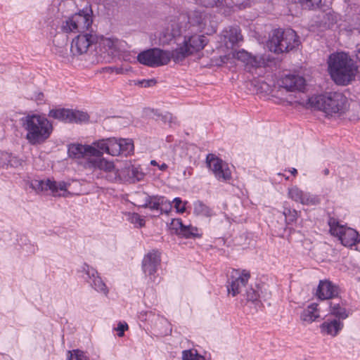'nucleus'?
<instances>
[{
	"label": "nucleus",
	"mask_w": 360,
	"mask_h": 360,
	"mask_svg": "<svg viewBox=\"0 0 360 360\" xmlns=\"http://www.w3.org/2000/svg\"><path fill=\"white\" fill-rule=\"evenodd\" d=\"M250 278V274L246 270L232 269L227 285L229 294L235 297L238 294L242 293L243 289L246 288Z\"/></svg>",
	"instance_id": "9d476101"
},
{
	"label": "nucleus",
	"mask_w": 360,
	"mask_h": 360,
	"mask_svg": "<svg viewBox=\"0 0 360 360\" xmlns=\"http://www.w3.org/2000/svg\"><path fill=\"white\" fill-rule=\"evenodd\" d=\"M186 15L188 26L195 27L198 30H202L204 28L208 18L205 10L202 7L189 11Z\"/></svg>",
	"instance_id": "f3484780"
},
{
	"label": "nucleus",
	"mask_w": 360,
	"mask_h": 360,
	"mask_svg": "<svg viewBox=\"0 0 360 360\" xmlns=\"http://www.w3.org/2000/svg\"><path fill=\"white\" fill-rule=\"evenodd\" d=\"M172 229L176 230V232L186 238H199L202 236L199 229L197 227L191 225L186 226L183 224L179 219H173L172 222Z\"/></svg>",
	"instance_id": "412c9836"
},
{
	"label": "nucleus",
	"mask_w": 360,
	"mask_h": 360,
	"mask_svg": "<svg viewBox=\"0 0 360 360\" xmlns=\"http://www.w3.org/2000/svg\"><path fill=\"white\" fill-rule=\"evenodd\" d=\"M193 212L196 215L207 217L213 215L212 210L200 200H197L193 203Z\"/></svg>",
	"instance_id": "a878e982"
},
{
	"label": "nucleus",
	"mask_w": 360,
	"mask_h": 360,
	"mask_svg": "<svg viewBox=\"0 0 360 360\" xmlns=\"http://www.w3.org/2000/svg\"><path fill=\"white\" fill-rule=\"evenodd\" d=\"M150 165H153V166H157V167L159 166V164L155 160H153L150 161Z\"/></svg>",
	"instance_id": "6e6d98bb"
},
{
	"label": "nucleus",
	"mask_w": 360,
	"mask_h": 360,
	"mask_svg": "<svg viewBox=\"0 0 360 360\" xmlns=\"http://www.w3.org/2000/svg\"><path fill=\"white\" fill-rule=\"evenodd\" d=\"M90 163L93 167L99 169L105 174H106L115 167L112 162H109L102 158L98 159H94L90 161Z\"/></svg>",
	"instance_id": "cd10ccee"
},
{
	"label": "nucleus",
	"mask_w": 360,
	"mask_h": 360,
	"mask_svg": "<svg viewBox=\"0 0 360 360\" xmlns=\"http://www.w3.org/2000/svg\"><path fill=\"white\" fill-rule=\"evenodd\" d=\"M188 28L186 13H181L169 20L164 32V36L167 40H172L173 38L180 36L183 30Z\"/></svg>",
	"instance_id": "ddd939ff"
},
{
	"label": "nucleus",
	"mask_w": 360,
	"mask_h": 360,
	"mask_svg": "<svg viewBox=\"0 0 360 360\" xmlns=\"http://www.w3.org/2000/svg\"><path fill=\"white\" fill-rule=\"evenodd\" d=\"M290 172L292 175L295 176V175H297V170L295 168H292V169H290Z\"/></svg>",
	"instance_id": "864d4df0"
},
{
	"label": "nucleus",
	"mask_w": 360,
	"mask_h": 360,
	"mask_svg": "<svg viewBox=\"0 0 360 360\" xmlns=\"http://www.w3.org/2000/svg\"><path fill=\"white\" fill-rule=\"evenodd\" d=\"M206 162L209 169L219 181H226L231 178V172L228 165L214 154H208Z\"/></svg>",
	"instance_id": "9b49d317"
},
{
	"label": "nucleus",
	"mask_w": 360,
	"mask_h": 360,
	"mask_svg": "<svg viewBox=\"0 0 360 360\" xmlns=\"http://www.w3.org/2000/svg\"><path fill=\"white\" fill-rule=\"evenodd\" d=\"M31 187L37 191L50 190L53 195H57L59 191H66L68 184L65 181H56L50 179H34L30 183ZM60 195V194H58Z\"/></svg>",
	"instance_id": "dca6fc26"
},
{
	"label": "nucleus",
	"mask_w": 360,
	"mask_h": 360,
	"mask_svg": "<svg viewBox=\"0 0 360 360\" xmlns=\"http://www.w3.org/2000/svg\"><path fill=\"white\" fill-rule=\"evenodd\" d=\"M84 156H91L96 158L95 159L101 158L104 152L103 150L98 148L97 146L94 145H84Z\"/></svg>",
	"instance_id": "7c9ffc66"
},
{
	"label": "nucleus",
	"mask_w": 360,
	"mask_h": 360,
	"mask_svg": "<svg viewBox=\"0 0 360 360\" xmlns=\"http://www.w3.org/2000/svg\"><path fill=\"white\" fill-rule=\"evenodd\" d=\"M116 72H117V74L122 73V69H120V68H117V69H116Z\"/></svg>",
	"instance_id": "052dcab7"
},
{
	"label": "nucleus",
	"mask_w": 360,
	"mask_h": 360,
	"mask_svg": "<svg viewBox=\"0 0 360 360\" xmlns=\"http://www.w3.org/2000/svg\"><path fill=\"white\" fill-rule=\"evenodd\" d=\"M127 220L136 228H141L145 226L144 219L137 213H128L127 214Z\"/></svg>",
	"instance_id": "473e14b6"
},
{
	"label": "nucleus",
	"mask_w": 360,
	"mask_h": 360,
	"mask_svg": "<svg viewBox=\"0 0 360 360\" xmlns=\"http://www.w3.org/2000/svg\"><path fill=\"white\" fill-rule=\"evenodd\" d=\"M264 64V60L261 57L251 55L247 65L253 68H259Z\"/></svg>",
	"instance_id": "37998d69"
},
{
	"label": "nucleus",
	"mask_w": 360,
	"mask_h": 360,
	"mask_svg": "<svg viewBox=\"0 0 360 360\" xmlns=\"http://www.w3.org/2000/svg\"><path fill=\"white\" fill-rule=\"evenodd\" d=\"M84 145L71 144L68 147V155L71 158L79 159L84 157Z\"/></svg>",
	"instance_id": "c85d7f7f"
},
{
	"label": "nucleus",
	"mask_w": 360,
	"mask_h": 360,
	"mask_svg": "<svg viewBox=\"0 0 360 360\" xmlns=\"http://www.w3.org/2000/svg\"><path fill=\"white\" fill-rule=\"evenodd\" d=\"M89 282L96 291L102 292L105 295H108V288L99 276H97Z\"/></svg>",
	"instance_id": "72a5a7b5"
},
{
	"label": "nucleus",
	"mask_w": 360,
	"mask_h": 360,
	"mask_svg": "<svg viewBox=\"0 0 360 360\" xmlns=\"http://www.w3.org/2000/svg\"><path fill=\"white\" fill-rule=\"evenodd\" d=\"M0 159L3 160L2 162H0V167H4L11 166L13 167H18L22 165V160L18 158L17 157L12 156L8 153H2Z\"/></svg>",
	"instance_id": "bb28decb"
},
{
	"label": "nucleus",
	"mask_w": 360,
	"mask_h": 360,
	"mask_svg": "<svg viewBox=\"0 0 360 360\" xmlns=\"http://www.w3.org/2000/svg\"><path fill=\"white\" fill-rule=\"evenodd\" d=\"M320 316L318 304L312 303L304 309L300 315L302 321L311 323L315 321Z\"/></svg>",
	"instance_id": "393cba45"
},
{
	"label": "nucleus",
	"mask_w": 360,
	"mask_h": 360,
	"mask_svg": "<svg viewBox=\"0 0 360 360\" xmlns=\"http://www.w3.org/2000/svg\"><path fill=\"white\" fill-rule=\"evenodd\" d=\"M197 356H198V354H193L191 350H184L182 352L183 360H193Z\"/></svg>",
	"instance_id": "8fccbe9b"
},
{
	"label": "nucleus",
	"mask_w": 360,
	"mask_h": 360,
	"mask_svg": "<svg viewBox=\"0 0 360 360\" xmlns=\"http://www.w3.org/2000/svg\"><path fill=\"white\" fill-rule=\"evenodd\" d=\"M172 202L166 199L165 197L163 196L162 204L160 205V208L159 210L160 211V214L163 212L168 214L169 212L172 210Z\"/></svg>",
	"instance_id": "c03bdc74"
},
{
	"label": "nucleus",
	"mask_w": 360,
	"mask_h": 360,
	"mask_svg": "<svg viewBox=\"0 0 360 360\" xmlns=\"http://www.w3.org/2000/svg\"><path fill=\"white\" fill-rule=\"evenodd\" d=\"M173 203L176 211L180 213H183L186 208L184 205H181L182 201L180 198H175L173 200Z\"/></svg>",
	"instance_id": "de8ad7c7"
},
{
	"label": "nucleus",
	"mask_w": 360,
	"mask_h": 360,
	"mask_svg": "<svg viewBox=\"0 0 360 360\" xmlns=\"http://www.w3.org/2000/svg\"><path fill=\"white\" fill-rule=\"evenodd\" d=\"M25 139L32 146L44 143L53 131L51 122L43 115L28 114L20 119Z\"/></svg>",
	"instance_id": "f257e3e1"
},
{
	"label": "nucleus",
	"mask_w": 360,
	"mask_h": 360,
	"mask_svg": "<svg viewBox=\"0 0 360 360\" xmlns=\"http://www.w3.org/2000/svg\"><path fill=\"white\" fill-rule=\"evenodd\" d=\"M174 60V53L160 49L154 48L141 52L137 56V60L149 67H158L167 65L171 59Z\"/></svg>",
	"instance_id": "0eeeda50"
},
{
	"label": "nucleus",
	"mask_w": 360,
	"mask_h": 360,
	"mask_svg": "<svg viewBox=\"0 0 360 360\" xmlns=\"http://www.w3.org/2000/svg\"><path fill=\"white\" fill-rule=\"evenodd\" d=\"M155 84H156V80L154 79L141 80V86H144V87L152 86H154Z\"/></svg>",
	"instance_id": "3c124183"
},
{
	"label": "nucleus",
	"mask_w": 360,
	"mask_h": 360,
	"mask_svg": "<svg viewBox=\"0 0 360 360\" xmlns=\"http://www.w3.org/2000/svg\"><path fill=\"white\" fill-rule=\"evenodd\" d=\"M323 20L328 27H330L337 21L335 15L330 13H328L324 15Z\"/></svg>",
	"instance_id": "a18cd8bd"
},
{
	"label": "nucleus",
	"mask_w": 360,
	"mask_h": 360,
	"mask_svg": "<svg viewBox=\"0 0 360 360\" xmlns=\"http://www.w3.org/2000/svg\"><path fill=\"white\" fill-rule=\"evenodd\" d=\"M97 41V37L91 33L79 34L71 44V52L73 55H82L87 53L89 49Z\"/></svg>",
	"instance_id": "4468645a"
},
{
	"label": "nucleus",
	"mask_w": 360,
	"mask_h": 360,
	"mask_svg": "<svg viewBox=\"0 0 360 360\" xmlns=\"http://www.w3.org/2000/svg\"><path fill=\"white\" fill-rule=\"evenodd\" d=\"M146 198L149 199L150 201V204L148 205L147 208H149L150 210H159L161 204H162L163 196L150 195V197Z\"/></svg>",
	"instance_id": "f704fd0d"
},
{
	"label": "nucleus",
	"mask_w": 360,
	"mask_h": 360,
	"mask_svg": "<svg viewBox=\"0 0 360 360\" xmlns=\"http://www.w3.org/2000/svg\"><path fill=\"white\" fill-rule=\"evenodd\" d=\"M133 82H134V84H135V85L141 86V80H138V81L134 80V81H133Z\"/></svg>",
	"instance_id": "13d9d810"
},
{
	"label": "nucleus",
	"mask_w": 360,
	"mask_h": 360,
	"mask_svg": "<svg viewBox=\"0 0 360 360\" xmlns=\"http://www.w3.org/2000/svg\"><path fill=\"white\" fill-rule=\"evenodd\" d=\"M328 224L330 233L337 236L344 246L352 247L360 242V236L356 230L340 225L335 219H330Z\"/></svg>",
	"instance_id": "1a4fd4ad"
},
{
	"label": "nucleus",
	"mask_w": 360,
	"mask_h": 360,
	"mask_svg": "<svg viewBox=\"0 0 360 360\" xmlns=\"http://www.w3.org/2000/svg\"><path fill=\"white\" fill-rule=\"evenodd\" d=\"M121 169H116L115 167L105 174V178L111 182L122 180Z\"/></svg>",
	"instance_id": "e433bc0d"
},
{
	"label": "nucleus",
	"mask_w": 360,
	"mask_h": 360,
	"mask_svg": "<svg viewBox=\"0 0 360 360\" xmlns=\"http://www.w3.org/2000/svg\"><path fill=\"white\" fill-rule=\"evenodd\" d=\"M328 70L332 79L338 85H347L357 73V66L345 53H333L328 59Z\"/></svg>",
	"instance_id": "f03ea898"
},
{
	"label": "nucleus",
	"mask_w": 360,
	"mask_h": 360,
	"mask_svg": "<svg viewBox=\"0 0 360 360\" xmlns=\"http://www.w3.org/2000/svg\"><path fill=\"white\" fill-rule=\"evenodd\" d=\"M122 180L129 183H136L141 181L144 178V173L137 167H135L130 163L127 164L126 166L121 169Z\"/></svg>",
	"instance_id": "4be33fe9"
},
{
	"label": "nucleus",
	"mask_w": 360,
	"mask_h": 360,
	"mask_svg": "<svg viewBox=\"0 0 360 360\" xmlns=\"http://www.w3.org/2000/svg\"><path fill=\"white\" fill-rule=\"evenodd\" d=\"M288 197L297 202L308 206L316 205L321 202L318 195L304 192L297 186L288 188Z\"/></svg>",
	"instance_id": "2eb2a0df"
},
{
	"label": "nucleus",
	"mask_w": 360,
	"mask_h": 360,
	"mask_svg": "<svg viewBox=\"0 0 360 360\" xmlns=\"http://www.w3.org/2000/svg\"><path fill=\"white\" fill-rule=\"evenodd\" d=\"M233 56L239 60H241L246 65L248 64L251 54L245 50H240L237 52H232Z\"/></svg>",
	"instance_id": "a19ab883"
},
{
	"label": "nucleus",
	"mask_w": 360,
	"mask_h": 360,
	"mask_svg": "<svg viewBox=\"0 0 360 360\" xmlns=\"http://www.w3.org/2000/svg\"><path fill=\"white\" fill-rule=\"evenodd\" d=\"M93 22L92 16L86 11H81L63 22L61 30L63 32H81L89 30Z\"/></svg>",
	"instance_id": "6e6552de"
},
{
	"label": "nucleus",
	"mask_w": 360,
	"mask_h": 360,
	"mask_svg": "<svg viewBox=\"0 0 360 360\" xmlns=\"http://www.w3.org/2000/svg\"><path fill=\"white\" fill-rule=\"evenodd\" d=\"M193 360H205L204 357L200 355H198Z\"/></svg>",
	"instance_id": "4d7b16f0"
},
{
	"label": "nucleus",
	"mask_w": 360,
	"mask_h": 360,
	"mask_svg": "<svg viewBox=\"0 0 360 360\" xmlns=\"http://www.w3.org/2000/svg\"><path fill=\"white\" fill-rule=\"evenodd\" d=\"M49 116L65 122H82L87 121L89 115L87 113L70 109H52L49 112Z\"/></svg>",
	"instance_id": "f8f14e48"
},
{
	"label": "nucleus",
	"mask_w": 360,
	"mask_h": 360,
	"mask_svg": "<svg viewBox=\"0 0 360 360\" xmlns=\"http://www.w3.org/2000/svg\"><path fill=\"white\" fill-rule=\"evenodd\" d=\"M68 360H89L84 353L79 349L68 352Z\"/></svg>",
	"instance_id": "ea45409f"
},
{
	"label": "nucleus",
	"mask_w": 360,
	"mask_h": 360,
	"mask_svg": "<svg viewBox=\"0 0 360 360\" xmlns=\"http://www.w3.org/2000/svg\"><path fill=\"white\" fill-rule=\"evenodd\" d=\"M356 57L360 61V48L356 51Z\"/></svg>",
	"instance_id": "5fc2aeb1"
},
{
	"label": "nucleus",
	"mask_w": 360,
	"mask_h": 360,
	"mask_svg": "<svg viewBox=\"0 0 360 360\" xmlns=\"http://www.w3.org/2000/svg\"><path fill=\"white\" fill-rule=\"evenodd\" d=\"M281 86L290 91H303L305 86V79L300 76L288 75L281 80Z\"/></svg>",
	"instance_id": "aec40b11"
},
{
	"label": "nucleus",
	"mask_w": 360,
	"mask_h": 360,
	"mask_svg": "<svg viewBox=\"0 0 360 360\" xmlns=\"http://www.w3.org/2000/svg\"><path fill=\"white\" fill-rule=\"evenodd\" d=\"M323 174H324L325 175H328V174H329V169H327V168H326V169L323 170Z\"/></svg>",
	"instance_id": "bf43d9fd"
},
{
	"label": "nucleus",
	"mask_w": 360,
	"mask_h": 360,
	"mask_svg": "<svg viewBox=\"0 0 360 360\" xmlns=\"http://www.w3.org/2000/svg\"><path fill=\"white\" fill-rule=\"evenodd\" d=\"M94 145L107 154L112 156L123 155L127 156L134 150L131 139H116L115 137L101 139L94 142Z\"/></svg>",
	"instance_id": "39448f33"
},
{
	"label": "nucleus",
	"mask_w": 360,
	"mask_h": 360,
	"mask_svg": "<svg viewBox=\"0 0 360 360\" xmlns=\"http://www.w3.org/2000/svg\"><path fill=\"white\" fill-rule=\"evenodd\" d=\"M127 330H128L127 323L120 322L116 328V330L118 331L117 335L119 337H122L124 335V332Z\"/></svg>",
	"instance_id": "09e8293b"
},
{
	"label": "nucleus",
	"mask_w": 360,
	"mask_h": 360,
	"mask_svg": "<svg viewBox=\"0 0 360 360\" xmlns=\"http://www.w3.org/2000/svg\"><path fill=\"white\" fill-rule=\"evenodd\" d=\"M207 44V39L203 35L195 34L188 38L185 37L174 53V61L177 63L183 60L186 56L204 49Z\"/></svg>",
	"instance_id": "423d86ee"
},
{
	"label": "nucleus",
	"mask_w": 360,
	"mask_h": 360,
	"mask_svg": "<svg viewBox=\"0 0 360 360\" xmlns=\"http://www.w3.org/2000/svg\"><path fill=\"white\" fill-rule=\"evenodd\" d=\"M302 7L307 9H313L319 6L322 0H297Z\"/></svg>",
	"instance_id": "79ce46f5"
},
{
	"label": "nucleus",
	"mask_w": 360,
	"mask_h": 360,
	"mask_svg": "<svg viewBox=\"0 0 360 360\" xmlns=\"http://www.w3.org/2000/svg\"><path fill=\"white\" fill-rule=\"evenodd\" d=\"M243 295L248 302H255L258 301V292L252 288H246L245 294H243Z\"/></svg>",
	"instance_id": "4c0bfd02"
},
{
	"label": "nucleus",
	"mask_w": 360,
	"mask_h": 360,
	"mask_svg": "<svg viewBox=\"0 0 360 360\" xmlns=\"http://www.w3.org/2000/svg\"><path fill=\"white\" fill-rule=\"evenodd\" d=\"M160 252L153 250L145 255L142 261V268L145 274L149 276L153 275L160 264Z\"/></svg>",
	"instance_id": "a211bd4d"
},
{
	"label": "nucleus",
	"mask_w": 360,
	"mask_h": 360,
	"mask_svg": "<svg viewBox=\"0 0 360 360\" xmlns=\"http://www.w3.org/2000/svg\"><path fill=\"white\" fill-rule=\"evenodd\" d=\"M223 41L227 48L233 46L243 40L240 30L238 27H230L222 32Z\"/></svg>",
	"instance_id": "5701e85b"
},
{
	"label": "nucleus",
	"mask_w": 360,
	"mask_h": 360,
	"mask_svg": "<svg viewBox=\"0 0 360 360\" xmlns=\"http://www.w3.org/2000/svg\"><path fill=\"white\" fill-rule=\"evenodd\" d=\"M309 102L311 107L323 111L327 116H340L349 108L347 98L339 92L316 96L310 98Z\"/></svg>",
	"instance_id": "7ed1b4c3"
},
{
	"label": "nucleus",
	"mask_w": 360,
	"mask_h": 360,
	"mask_svg": "<svg viewBox=\"0 0 360 360\" xmlns=\"http://www.w3.org/2000/svg\"><path fill=\"white\" fill-rule=\"evenodd\" d=\"M300 44L299 38L296 32L288 28L284 30H274L267 43L269 49L275 53L288 52L297 47Z\"/></svg>",
	"instance_id": "20e7f679"
},
{
	"label": "nucleus",
	"mask_w": 360,
	"mask_h": 360,
	"mask_svg": "<svg viewBox=\"0 0 360 360\" xmlns=\"http://www.w3.org/2000/svg\"><path fill=\"white\" fill-rule=\"evenodd\" d=\"M330 307L331 314L339 319H345L349 316V313L346 309L340 306V304L330 302Z\"/></svg>",
	"instance_id": "c756f323"
},
{
	"label": "nucleus",
	"mask_w": 360,
	"mask_h": 360,
	"mask_svg": "<svg viewBox=\"0 0 360 360\" xmlns=\"http://www.w3.org/2000/svg\"><path fill=\"white\" fill-rule=\"evenodd\" d=\"M104 47H106L112 53L119 51L120 41L117 38H105L102 40Z\"/></svg>",
	"instance_id": "2f4dec72"
},
{
	"label": "nucleus",
	"mask_w": 360,
	"mask_h": 360,
	"mask_svg": "<svg viewBox=\"0 0 360 360\" xmlns=\"http://www.w3.org/2000/svg\"><path fill=\"white\" fill-rule=\"evenodd\" d=\"M338 292L339 289L337 285L325 280L320 281L316 295L320 300H328L336 297Z\"/></svg>",
	"instance_id": "6ab92c4d"
},
{
	"label": "nucleus",
	"mask_w": 360,
	"mask_h": 360,
	"mask_svg": "<svg viewBox=\"0 0 360 360\" xmlns=\"http://www.w3.org/2000/svg\"><path fill=\"white\" fill-rule=\"evenodd\" d=\"M283 214L287 224L295 221L298 217L297 212L295 210L288 207L283 208Z\"/></svg>",
	"instance_id": "c9c22d12"
},
{
	"label": "nucleus",
	"mask_w": 360,
	"mask_h": 360,
	"mask_svg": "<svg viewBox=\"0 0 360 360\" xmlns=\"http://www.w3.org/2000/svg\"><path fill=\"white\" fill-rule=\"evenodd\" d=\"M158 167L161 171H165L168 168V166L167 164L162 163V165H159Z\"/></svg>",
	"instance_id": "603ef678"
},
{
	"label": "nucleus",
	"mask_w": 360,
	"mask_h": 360,
	"mask_svg": "<svg viewBox=\"0 0 360 360\" xmlns=\"http://www.w3.org/2000/svg\"><path fill=\"white\" fill-rule=\"evenodd\" d=\"M146 197H150L148 194L145 192H139L136 194V202L139 207L147 208L150 204L149 199Z\"/></svg>",
	"instance_id": "58836bf2"
},
{
	"label": "nucleus",
	"mask_w": 360,
	"mask_h": 360,
	"mask_svg": "<svg viewBox=\"0 0 360 360\" xmlns=\"http://www.w3.org/2000/svg\"><path fill=\"white\" fill-rule=\"evenodd\" d=\"M343 323L337 319H333L324 321L320 326L323 333L335 337L342 330Z\"/></svg>",
	"instance_id": "b1692460"
},
{
	"label": "nucleus",
	"mask_w": 360,
	"mask_h": 360,
	"mask_svg": "<svg viewBox=\"0 0 360 360\" xmlns=\"http://www.w3.org/2000/svg\"><path fill=\"white\" fill-rule=\"evenodd\" d=\"M84 271H85L86 274L88 275L91 280H93L94 278L98 276L97 275V271L86 264L84 265Z\"/></svg>",
	"instance_id": "49530a36"
}]
</instances>
